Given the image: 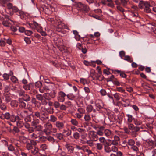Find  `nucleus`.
<instances>
[{"label": "nucleus", "instance_id": "nucleus-30", "mask_svg": "<svg viewBox=\"0 0 156 156\" xmlns=\"http://www.w3.org/2000/svg\"><path fill=\"white\" fill-rule=\"evenodd\" d=\"M20 130L18 127L17 126H14L12 130V132L13 134L15 135L16 133H19Z\"/></svg>", "mask_w": 156, "mask_h": 156}, {"label": "nucleus", "instance_id": "nucleus-39", "mask_svg": "<svg viewBox=\"0 0 156 156\" xmlns=\"http://www.w3.org/2000/svg\"><path fill=\"white\" fill-rule=\"evenodd\" d=\"M39 121L38 119H33L31 123V126H37L39 123Z\"/></svg>", "mask_w": 156, "mask_h": 156}, {"label": "nucleus", "instance_id": "nucleus-4", "mask_svg": "<svg viewBox=\"0 0 156 156\" xmlns=\"http://www.w3.org/2000/svg\"><path fill=\"white\" fill-rule=\"evenodd\" d=\"M23 140L25 141V142L23 141V143H26V148L28 150H31L34 146H35L37 143L36 141L33 140H30V141L27 140L26 138L23 137Z\"/></svg>", "mask_w": 156, "mask_h": 156}, {"label": "nucleus", "instance_id": "nucleus-31", "mask_svg": "<svg viewBox=\"0 0 156 156\" xmlns=\"http://www.w3.org/2000/svg\"><path fill=\"white\" fill-rule=\"evenodd\" d=\"M107 1H108L107 6L108 7L112 8L115 7V5L112 0H107Z\"/></svg>", "mask_w": 156, "mask_h": 156}, {"label": "nucleus", "instance_id": "nucleus-21", "mask_svg": "<svg viewBox=\"0 0 156 156\" xmlns=\"http://www.w3.org/2000/svg\"><path fill=\"white\" fill-rule=\"evenodd\" d=\"M55 126L59 130L63 129L64 127V123L62 122L59 121H56V122Z\"/></svg>", "mask_w": 156, "mask_h": 156}, {"label": "nucleus", "instance_id": "nucleus-62", "mask_svg": "<svg viewBox=\"0 0 156 156\" xmlns=\"http://www.w3.org/2000/svg\"><path fill=\"white\" fill-rule=\"evenodd\" d=\"M3 16L5 17V19L6 20L10 21L12 22H13V21L11 20V17L10 16H9L6 14L3 15Z\"/></svg>", "mask_w": 156, "mask_h": 156}, {"label": "nucleus", "instance_id": "nucleus-32", "mask_svg": "<svg viewBox=\"0 0 156 156\" xmlns=\"http://www.w3.org/2000/svg\"><path fill=\"white\" fill-rule=\"evenodd\" d=\"M16 122L17 126L19 128H22L24 125L23 122L20 120H17Z\"/></svg>", "mask_w": 156, "mask_h": 156}, {"label": "nucleus", "instance_id": "nucleus-5", "mask_svg": "<svg viewBox=\"0 0 156 156\" xmlns=\"http://www.w3.org/2000/svg\"><path fill=\"white\" fill-rule=\"evenodd\" d=\"M90 134V137L92 139V140L93 141H96L98 140V135L102 136L103 133L100 130L99 127L98 129L97 130V132L94 131H91Z\"/></svg>", "mask_w": 156, "mask_h": 156}, {"label": "nucleus", "instance_id": "nucleus-26", "mask_svg": "<svg viewBox=\"0 0 156 156\" xmlns=\"http://www.w3.org/2000/svg\"><path fill=\"white\" fill-rule=\"evenodd\" d=\"M35 86L39 88V90L41 92L43 93L44 91L43 90L40 89L42 86V83L41 81H37L35 83Z\"/></svg>", "mask_w": 156, "mask_h": 156}, {"label": "nucleus", "instance_id": "nucleus-16", "mask_svg": "<svg viewBox=\"0 0 156 156\" xmlns=\"http://www.w3.org/2000/svg\"><path fill=\"white\" fill-rule=\"evenodd\" d=\"M120 140V138L118 136L115 135L114 136V139L113 140L111 141L110 140H108L112 141V143L113 145H117L119 144V142Z\"/></svg>", "mask_w": 156, "mask_h": 156}, {"label": "nucleus", "instance_id": "nucleus-15", "mask_svg": "<svg viewBox=\"0 0 156 156\" xmlns=\"http://www.w3.org/2000/svg\"><path fill=\"white\" fill-rule=\"evenodd\" d=\"M66 96V95L65 93L62 91H60L58 93V100L60 102H63L65 101V97Z\"/></svg>", "mask_w": 156, "mask_h": 156}, {"label": "nucleus", "instance_id": "nucleus-19", "mask_svg": "<svg viewBox=\"0 0 156 156\" xmlns=\"http://www.w3.org/2000/svg\"><path fill=\"white\" fill-rule=\"evenodd\" d=\"M13 75V73L12 70L10 71V72L9 74L6 73H4L2 76V78L3 79H2V80H7L9 79V76Z\"/></svg>", "mask_w": 156, "mask_h": 156}, {"label": "nucleus", "instance_id": "nucleus-54", "mask_svg": "<svg viewBox=\"0 0 156 156\" xmlns=\"http://www.w3.org/2000/svg\"><path fill=\"white\" fill-rule=\"evenodd\" d=\"M25 115H28V111L27 110H24L23 112H21L20 114L22 118H23L25 116Z\"/></svg>", "mask_w": 156, "mask_h": 156}, {"label": "nucleus", "instance_id": "nucleus-29", "mask_svg": "<svg viewBox=\"0 0 156 156\" xmlns=\"http://www.w3.org/2000/svg\"><path fill=\"white\" fill-rule=\"evenodd\" d=\"M126 116L127 117V122L129 123H131L135 118L132 115L130 114H126Z\"/></svg>", "mask_w": 156, "mask_h": 156}, {"label": "nucleus", "instance_id": "nucleus-36", "mask_svg": "<svg viewBox=\"0 0 156 156\" xmlns=\"http://www.w3.org/2000/svg\"><path fill=\"white\" fill-rule=\"evenodd\" d=\"M133 121L135 124L137 126L140 125L142 123V122L138 119L134 118Z\"/></svg>", "mask_w": 156, "mask_h": 156}, {"label": "nucleus", "instance_id": "nucleus-22", "mask_svg": "<svg viewBox=\"0 0 156 156\" xmlns=\"http://www.w3.org/2000/svg\"><path fill=\"white\" fill-rule=\"evenodd\" d=\"M86 111L87 112L90 113L92 111L94 113H96V110L95 109L93 108V107L91 105H88L86 107Z\"/></svg>", "mask_w": 156, "mask_h": 156}, {"label": "nucleus", "instance_id": "nucleus-48", "mask_svg": "<svg viewBox=\"0 0 156 156\" xmlns=\"http://www.w3.org/2000/svg\"><path fill=\"white\" fill-rule=\"evenodd\" d=\"M37 31L39 32H40L42 36H45L47 35L45 31H42V27L39 29H38Z\"/></svg>", "mask_w": 156, "mask_h": 156}, {"label": "nucleus", "instance_id": "nucleus-42", "mask_svg": "<svg viewBox=\"0 0 156 156\" xmlns=\"http://www.w3.org/2000/svg\"><path fill=\"white\" fill-rule=\"evenodd\" d=\"M96 148L99 150H101L102 149L103 145L101 143H98L96 144Z\"/></svg>", "mask_w": 156, "mask_h": 156}, {"label": "nucleus", "instance_id": "nucleus-55", "mask_svg": "<svg viewBox=\"0 0 156 156\" xmlns=\"http://www.w3.org/2000/svg\"><path fill=\"white\" fill-rule=\"evenodd\" d=\"M84 119L85 121L87 122H89L91 120V117L90 116L87 115H85Z\"/></svg>", "mask_w": 156, "mask_h": 156}, {"label": "nucleus", "instance_id": "nucleus-14", "mask_svg": "<svg viewBox=\"0 0 156 156\" xmlns=\"http://www.w3.org/2000/svg\"><path fill=\"white\" fill-rule=\"evenodd\" d=\"M144 6L145 8L146 7L151 6V5L148 2L144 1L143 0L140 1L139 3V8L142 9L144 8Z\"/></svg>", "mask_w": 156, "mask_h": 156}, {"label": "nucleus", "instance_id": "nucleus-17", "mask_svg": "<svg viewBox=\"0 0 156 156\" xmlns=\"http://www.w3.org/2000/svg\"><path fill=\"white\" fill-rule=\"evenodd\" d=\"M64 28V24L63 23L61 22H58V24L56 27V30L57 31L61 32Z\"/></svg>", "mask_w": 156, "mask_h": 156}, {"label": "nucleus", "instance_id": "nucleus-53", "mask_svg": "<svg viewBox=\"0 0 156 156\" xmlns=\"http://www.w3.org/2000/svg\"><path fill=\"white\" fill-rule=\"evenodd\" d=\"M36 98L38 100L40 101L42 100L44 98V95H43L40 94H37L36 95Z\"/></svg>", "mask_w": 156, "mask_h": 156}, {"label": "nucleus", "instance_id": "nucleus-56", "mask_svg": "<svg viewBox=\"0 0 156 156\" xmlns=\"http://www.w3.org/2000/svg\"><path fill=\"white\" fill-rule=\"evenodd\" d=\"M100 92L102 96H104L107 95V94L108 93H107L105 90L104 89H101L100 90Z\"/></svg>", "mask_w": 156, "mask_h": 156}, {"label": "nucleus", "instance_id": "nucleus-43", "mask_svg": "<svg viewBox=\"0 0 156 156\" xmlns=\"http://www.w3.org/2000/svg\"><path fill=\"white\" fill-rule=\"evenodd\" d=\"M116 78L114 77V76L113 75H112L110 77L105 78V80H106L107 82H109L110 81L113 82V81Z\"/></svg>", "mask_w": 156, "mask_h": 156}, {"label": "nucleus", "instance_id": "nucleus-3", "mask_svg": "<svg viewBox=\"0 0 156 156\" xmlns=\"http://www.w3.org/2000/svg\"><path fill=\"white\" fill-rule=\"evenodd\" d=\"M5 118L7 120H9L11 122H14L17 120H21L20 117L17 115H15L14 113L9 112H6L5 113Z\"/></svg>", "mask_w": 156, "mask_h": 156}, {"label": "nucleus", "instance_id": "nucleus-12", "mask_svg": "<svg viewBox=\"0 0 156 156\" xmlns=\"http://www.w3.org/2000/svg\"><path fill=\"white\" fill-rule=\"evenodd\" d=\"M44 127L45 129L44 130V132L47 135L49 134L52 129V125L49 122H48L44 125Z\"/></svg>", "mask_w": 156, "mask_h": 156}, {"label": "nucleus", "instance_id": "nucleus-45", "mask_svg": "<svg viewBox=\"0 0 156 156\" xmlns=\"http://www.w3.org/2000/svg\"><path fill=\"white\" fill-rule=\"evenodd\" d=\"M37 93V89L36 88H32L30 91V93L31 94H35Z\"/></svg>", "mask_w": 156, "mask_h": 156}, {"label": "nucleus", "instance_id": "nucleus-60", "mask_svg": "<svg viewBox=\"0 0 156 156\" xmlns=\"http://www.w3.org/2000/svg\"><path fill=\"white\" fill-rule=\"evenodd\" d=\"M51 87L50 85H44V86L43 87V90H44L45 91H47L48 90H50V89L51 88Z\"/></svg>", "mask_w": 156, "mask_h": 156}, {"label": "nucleus", "instance_id": "nucleus-63", "mask_svg": "<svg viewBox=\"0 0 156 156\" xmlns=\"http://www.w3.org/2000/svg\"><path fill=\"white\" fill-rule=\"evenodd\" d=\"M50 121L53 122H54L57 120V118L54 115H51L50 117Z\"/></svg>", "mask_w": 156, "mask_h": 156}, {"label": "nucleus", "instance_id": "nucleus-57", "mask_svg": "<svg viewBox=\"0 0 156 156\" xmlns=\"http://www.w3.org/2000/svg\"><path fill=\"white\" fill-rule=\"evenodd\" d=\"M73 137L75 139L78 140L79 138L80 134L78 132H75L73 134Z\"/></svg>", "mask_w": 156, "mask_h": 156}, {"label": "nucleus", "instance_id": "nucleus-11", "mask_svg": "<svg viewBox=\"0 0 156 156\" xmlns=\"http://www.w3.org/2000/svg\"><path fill=\"white\" fill-rule=\"evenodd\" d=\"M146 142L147 143L148 147L149 149L154 148L156 147V140L154 141L150 138H149L147 139Z\"/></svg>", "mask_w": 156, "mask_h": 156}, {"label": "nucleus", "instance_id": "nucleus-44", "mask_svg": "<svg viewBox=\"0 0 156 156\" xmlns=\"http://www.w3.org/2000/svg\"><path fill=\"white\" fill-rule=\"evenodd\" d=\"M45 110L49 114H53L54 112L53 108L51 107L46 108Z\"/></svg>", "mask_w": 156, "mask_h": 156}, {"label": "nucleus", "instance_id": "nucleus-35", "mask_svg": "<svg viewBox=\"0 0 156 156\" xmlns=\"http://www.w3.org/2000/svg\"><path fill=\"white\" fill-rule=\"evenodd\" d=\"M11 80L12 82L14 83H18V80L16 77L13 75L12 76L11 78Z\"/></svg>", "mask_w": 156, "mask_h": 156}, {"label": "nucleus", "instance_id": "nucleus-7", "mask_svg": "<svg viewBox=\"0 0 156 156\" xmlns=\"http://www.w3.org/2000/svg\"><path fill=\"white\" fill-rule=\"evenodd\" d=\"M128 127L129 130L132 132V134L136 136L137 135V132L140 130V128L138 126H135L132 123H129L128 124Z\"/></svg>", "mask_w": 156, "mask_h": 156}, {"label": "nucleus", "instance_id": "nucleus-58", "mask_svg": "<svg viewBox=\"0 0 156 156\" xmlns=\"http://www.w3.org/2000/svg\"><path fill=\"white\" fill-rule=\"evenodd\" d=\"M116 8L118 10L123 13L125 11L124 9L121 5L117 6ZM123 14H124V13Z\"/></svg>", "mask_w": 156, "mask_h": 156}, {"label": "nucleus", "instance_id": "nucleus-8", "mask_svg": "<svg viewBox=\"0 0 156 156\" xmlns=\"http://www.w3.org/2000/svg\"><path fill=\"white\" fill-rule=\"evenodd\" d=\"M95 105L96 109L98 111L105 108L104 105L101 99L96 100L95 101Z\"/></svg>", "mask_w": 156, "mask_h": 156}, {"label": "nucleus", "instance_id": "nucleus-61", "mask_svg": "<svg viewBox=\"0 0 156 156\" xmlns=\"http://www.w3.org/2000/svg\"><path fill=\"white\" fill-rule=\"evenodd\" d=\"M25 120L26 122H30L32 121V118L30 116V115H28L27 116L25 119Z\"/></svg>", "mask_w": 156, "mask_h": 156}, {"label": "nucleus", "instance_id": "nucleus-50", "mask_svg": "<svg viewBox=\"0 0 156 156\" xmlns=\"http://www.w3.org/2000/svg\"><path fill=\"white\" fill-rule=\"evenodd\" d=\"M40 148L41 150L44 151L48 149V146L45 144H43L41 145Z\"/></svg>", "mask_w": 156, "mask_h": 156}, {"label": "nucleus", "instance_id": "nucleus-34", "mask_svg": "<svg viewBox=\"0 0 156 156\" xmlns=\"http://www.w3.org/2000/svg\"><path fill=\"white\" fill-rule=\"evenodd\" d=\"M70 122L73 125L75 126H78L79 124L78 121L76 119H71Z\"/></svg>", "mask_w": 156, "mask_h": 156}, {"label": "nucleus", "instance_id": "nucleus-2", "mask_svg": "<svg viewBox=\"0 0 156 156\" xmlns=\"http://www.w3.org/2000/svg\"><path fill=\"white\" fill-rule=\"evenodd\" d=\"M40 10L48 15L51 14L55 11V8L52 6L48 4H41Z\"/></svg>", "mask_w": 156, "mask_h": 156}, {"label": "nucleus", "instance_id": "nucleus-46", "mask_svg": "<svg viewBox=\"0 0 156 156\" xmlns=\"http://www.w3.org/2000/svg\"><path fill=\"white\" fill-rule=\"evenodd\" d=\"M56 136L57 138L59 140H62L63 139L64 136L61 133H57Z\"/></svg>", "mask_w": 156, "mask_h": 156}, {"label": "nucleus", "instance_id": "nucleus-28", "mask_svg": "<svg viewBox=\"0 0 156 156\" xmlns=\"http://www.w3.org/2000/svg\"><path fill=\"white\" fill-rule=\"evenodd\" d=\"M65 147L67 149L68 151L70 153H73L74 150V147L69 144H67L65 145Z\"/></svg>", "mask_w": 156, "mask_h": 156}, {"label": "nucleus", "instance_id": "nucleus-59", "mask_svg": "<svg viewBox=\"0 0 156 156\" xmlns=\"http://www.w3.org/2000/svg\"><path fill=\"white\" fill-rule=\"evenodd\" d=\"M151 6L146 7L144 8V10L147 13H151V10L150 8V7Z\"/></svg>", "mask_w": 156, "mask_h": 156}, {"label": "nucleus", "instance_id": "nucleus-20", "mask_svg": "<svg viewBox=\"0 0 156 156\" xmlns=\"http://www.w3.org/2000/svg\"><path fill=\"white\" fill-rule=\"evenodd\" d=\"M4 96L5 98V101L6 103L10 102L12 100V97L8 94H4Z\"/></svg>", "mask_w": 156, "mask_h": 156}, {"label": "nucleus", "instance_id": "nucleus-49", "mask_svg": "<svg viewBox=\"0 0 156 156\" xmlns=\"http://www.w3.org/2000/svg\"><path fill=\"white\" fill-rule=\"evenodd\" d=\"M43 128V127L40 125H37L34 127V129L36 131H41Z\"/></svg>", "mask_w": 156, "mask_h": 156}, {"label": "nucleus", "instance_id": "nucleus-6", "mask_svg": "<svg viewBox=\"0 0 156 156\" xmlns=\"http://www.w3.org/2000/svg\"><path fill=\"white\" fill-rule=\"evenodd\" d=\"M77 5L80 10L83 12L86 13L89 12L90 10V8L89 6L87 5L83 4L80 2H78L77 3Z\"/></svg>", "mask_w": 156, "mask_h": 156}, {"label": "nucleus", "instance_id": "nucleus-51", "mask_svg": "<svg viewBox=\"0 0 156 156\" xmlns=\"http://www.w3.org/2000/svg\"><path fill=\"white\" fill-rule=\"evenodd\" d=\"M7 20H4L2 23V24L5 26L8 27L10 24V23Z\"/></svg>", "mask_w": 156, "mask_h": 156}, {"label": "nucleus", "instance_id": "nucleus-37", "mask_svg": "<svg viewBox=\"0 0 156 156\" xmlns=\"http://www.w3.org/2000/svg\"><path fill=\"white\" fill-rule=\"evenodd\" d=\"M124 58L123 59L125 60L128 61V62L131 63L133 62V60L132 58H130V57L128 55L125 56Z\"/></svg>", "mask_w": 156, "mask_h": 156}, {"label": "nucleus", "instance_id": "nucleus-40", "mask_svg": "<svg viewBox=\"0 0 156 156\" xmlns=\"http://www.w3.org/2000/svg\"><path fill=\"white\" fill-rule=\"evenodd\" d=\"M104 151L107 153H110L111 152V148L110 146H104Z\"/></svg>", "mask_w": 156, "mask_h": 156}, {"label": "nucleus", "instance_id": "nucleus-38", "mask_svg": "<svg viewBox=\"0 0 156 156\" xmlns=\"http://www.w3.org/2000/svg\"><path fill=\"white\" fill-rule=\"evenodd\" d=\"M146 128L148 129L152 133V130L153 129V125L151 123H147L146 125Z\"/></svg>", "mask_w": 156, "mask_h": 156}, {"label": "nucleus", "instance_id": "nucleus-24", "mask_svg": "<svg viewBox=\"0 0 156 156\" xmlns=\"http://www.w3.org/2000/svg\"><path fill=\"white\" fill-rule=\"evenodd\" d=\"M20 98L26 102H28L30 101L31 99V98L29 95L25 94L23 95L22 97Z\"/></svg>", "mask_w": 156, "mask_h": 156}, {"label": "nucleus", "instance_id": "nucleus-23", "mask_svg": "<svg viewBox=\"0 0 156 156\" xmlns=\"http://www.w3.org/2000/svg\"><path fill=\"white\" fill-rule=\"evenodd\" d=\"M31 151L33 154L35 155H38L39 152V150L38 148L35 146H34L31 150Z\"/></svg>", "mask_w": 156, "mask_h": 156}, {"label": "nucleus", "instance_id": "nucleus-25", "mask_svg": "<svg viewBox=\"0 0 156 156\" xmlns=\"http://www.w3.org/2000/svg\"><path fill=\"white\" fill-rule=\"evenodd\" d=\"M33 83H30L28 84L24 85L23 86V88L26 90H30V88L33 87Z\"/></svg>", "mask_w": 156, "mask_h": 156}, {"label": "nucleus", "instance_id": "nucleus-10", "mask_svg": "<svg viewBox=\"0 0 156 156\" xmlns=\"http://www.w3.org/2000/svg\"><path fill=\"white\" fill-rule=\"evenodd\" d=\"M26 25L28 27H30L32 29H36L37 31L38 29H39L41 27L40 24H38L34 21H33L32 23H27Z\"/></svg>", "mask_w": 156, "mask_h": 156}, {"label": "nucleus", "instance_id": "nucleus-27", "mask_svg": "<svg viewBox=\"0 0 156 156\" xmlns=\"http://www.w3.org/2000/svg\"><path fill=\"white\" fill-rule=\"evenodd\" d=\"M10 105L12 107L16 108L18 105V101L16 100H12L10 102Z\"/></svg>", "mask_w": 156, "mask_h": 156}, {"label": "nucleus", "instance_id": "nucleus-41", "mask_svg": "<svg viewBox=\"0 0 156 156\" xmlns=\"http://www.w3.org/2000/svg\"><path fill=\"white\" fill-rule=\"evenodd\" d=\"M67 98L70 100H73L75 98V96L73 94H69L66 95Z\"/></svg>", "mask_w": 156, "mask_h": 156}, {"label": "nucleus", "instance_id": "nucleus-64", "mask_svg": "<svg viewBox=\"0 0 156 156\" xmlns=\"http://www.w3.org/2000/svg\"><path fill=\"white\" fill-rule=\"evenodd\" d=\"M53 105L54 107L56 108H59L60 106V103L58 102L57 101H55Z\"/></svg>", "mask_w": 156, "mask_h": 156}, {"label": "nucleus", "instance_id": "nucleus-13", "mask_svg": "<svg viewBox=\"0 0 156 156\" xmlns=\"http://www.w3.org/2000/svg\"><path fill=\"white\" fill-rule=\"evenodd\" d=\"M8 149L9 151L11 152H14V154L16 156H19L20 155L19 151L18 149H15V147L12 144H10L8 146Z\"/></svg>", "mask_w": 156, "mask_h": 156}, {"label": "nucleus", "instance_id": "nucleus-1", "mask_svg": "<svg viewBox=\"0 0 156 156\" xmlns=\"http://www.w3.org/2000/svg\"><path fill=\"white\" fill-rule=\"evenodd\" d=\"M7 6L9 10L11 11L13 13H15L17 15L20 16L21 19H25L26 13L22 10V8L21 9H19L16 6H13L12 4L11 3H8Z\"/></svg>", "mask_w": 156, "mask_h": 156}, {"label": "nucleus", "instance_id": "nucleus-52", "mask_svg": "<svg viewBox=\"0 0 156 156\" xmlns=\"http://www.w3.org/2000/svg\"><path fill=\"white\" fill-rule=\"evenodd\" d=\"M0 108L3 111L7 109V106L4 103H2L0 105Z\"/></svg>", "mask_w": 156, "mask_h": 156}, {"label": "nucleus", "instance_id": "nucleus-33", "mask_svg": "<svg viewBox=\"0 0 156 156\" xmlns=\"http://www.w3.org/2000/svg\"><path fill=\"white\" fill-rule=\"evenodd\" d=\"M121 5L124 7H126L129 0H120Z\"/></svg>", "mask_w": 156, "mask_h": 156}, {"label": "nucleus", "instance_id": "nucleus-18", "mask_svg": "<svg viewBox=\"0 0 156 156\" xmlns=\"http://www.w3.org/2000/svg\"><path fill=\"white\" fill-rule=\"evenodd\" d=\"M18 105L19 107L21 108H25L26 107V104L24 102V101L22 99L19 98L18 99Z\"/></svg>", "mask_w": 156, "mask_h": 156}, {"label": "nucleus", "instance_id": "nucleus-47", "mask_svg": "<svg viewBox=\"0 0 156 156\" xmlns=\"http://www.w3.org/2000/svg\"><path fill=\"white\" fill-rule=\"evenodd\" d=\"M18 93L20 96H23L25 94V91L23 90L20 89L18 90Z\"/></svg>", "mask_w": 156, "mask_h": 156}, {"label": "nucleus", "instance_id": "nucleus-9", "mask_svg": "<svg viewBox=\"0 0 156 156\" xmlns=\"http://www.w3.org/2000/svg\"><path fill=\"white\" fill-rule=\"evenodd\" d=\"M100 130L103 133L102 136L104 134L108 137H110L112 134V132L110 130L108 129H106L105 127L101 126L99 127Z\"/></svg>", "mask_w": 156, "mask_h": 156}]
</instances>
